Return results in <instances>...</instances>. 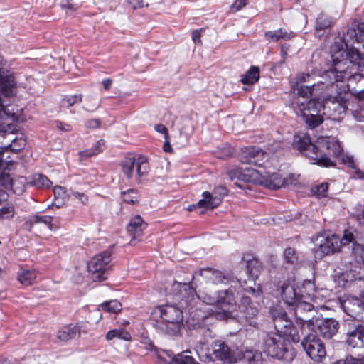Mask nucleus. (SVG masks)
<instances>
[{"label": "nucleus", "instance_id": "1", "mask_svg": "<svg viewBox=\"0 0 364 364\" xmlns=\"http://www.w3.org/2000/svg\"><path fill=\"white\" fill-rule=\"evenodd\" d=\"M348 42H335L331 47L333 65L325 71V77L330 78V82L345 83L348 81H359L364 72V54L358 48L350 46Z\"/></svg>", "mask_w": 364, "mask_h": 364}, {"label": "nucleus", "instance_id": "2", "mask_svg": "<svg viewBox=\"0 0 364 364\" xmlns=\"http://www.w3.org/2000/svg\"><path fill=\"white\" fill-rule=\"evenodd\" d=\"M294 146L300 151H306V156L316 161L318 165L324 167L334 166L335 164L328 156L338 157L342 152L339 142L330 136H321L314 144L309 135H296Z\"/></svg>", "mask_w": 364, "mask_h": 364}, {"label": "nucleus", "instance_id": "3", "mask_svg": "<svg viewBox=\"0 0 364 364\" xmlns=\"http://www.w3.org/2000/svg\"><path fill=\"white\" fill-rule=\"evenodd\" d=\"M173 288L175 290L178 289L180 291L181 296V307L188 311L186 323L189 328L198 330L207 325H211L215 318L219 319L220 316L219 312L207 314L199 308L192 310L193 304L196 300V291L189 284L175 283Z\"/></svg>", "mask_w": 364, "mask_h": 364}, {"label": "nucleus", "instance_id": "4", "mask_svg": "<svg viewBox=\"0 0 364 364\" xmlns=\"http://www.w3.org/2000/svg\"><path fill=\"white\" fill-rule=\"evenodd\" d=\"M230 179L234 185L241 189L247 188L246 183H259L270 189H278L283 187L282 176L274 173L269 176L259 175L258 171L254 168H235L228 172Z\"/></svg>", "mask_w": 364, "mask_h": 364}, {"label": "nucleus", "instance_id": "5", "mask_svg": "<svg viewBox=\"0 0 364 364\" xmlns=\"http://www.w3.org/2000/svg\"><path fill=\"white\" fill-rule=\"evenodd\" d=\"M156 326L162 333L174 336L181 330L183 319V310L174 305L156 307L152 312Z\"/></svg>", "mask_w": 364, "mask_h": 364}, {"label": "nucleus", "instance_id": "6", "mask_svg": "<svg viewBox=\"0 0 364 364\" xmlns=\"http://www.w3.org/2000/svg\"><path fill=\"white\" fill-rule=\"evenodd\" d=\"M112 250L107 249L95 255L87 263V270L93 282H102L107 278L111 270Z\"/></svg>", "mask_w": 364, "mask_h": 364}, {"label": "nucleus", "instance_id": "7", "mask_svg": "<svg viewBox=\"0 0 364 364\" xmlns=\"http://www.w3.org/2000/svg\"><path fill=\"white\" fill-rule=\"evenodd\" d=\"M312 251L316 258H321L324 255L338 252L341 247V239L338 236L323 232L313 238Z\"/></svg>", "mask_w": 364, "mask_h": 364}, {"label": "nucleus", "instance_id": "8", "mask_svg": "<svg viewBox=\"0 0 364 364\" xmlns=\"http://www.w3.org/2000/svg\"><path fill=\"white\" fill-rule=\"evenodd\" d=\"M287 344H289L288 338L278 333L270 332L263 337L262 348L268 355L278 359H284L288 350Z\"/></svg>", "mask_w": 364, "mask_h": 364}, {"label": "nucleus", "instance_id": "9", "mask_svg": "<svg viewBox=\"0 0 364 364\" xmlns=\"http://www.w3.org/2000/svg\"><path fill=\"white\" fill-rule=\"evenodd\" d=\"M272 313L276 333L289 337L293 342L298 343L300 340L299 326L296 323L293 324L288 318L287 313L282 309H275Z\"/></svg>", "mask_w": 364, "mask_h": 364}, {"label": "nucleus", "instance_id": "10", "mask_svg": "<svg viewBox=\"0 0 364 364\" xmlns=\"http://www.w3.org/2000/svg\"><path fill=\"white\" fill-rule=\"evenodd\" d=\"M339 326L338 321L334 318L312 317L306 321V331H311L322 336L323 338L330 339L337 333Z\"/></svg>", "mask_w": 364, "mask_h": 364}, {"label": "nucleus", "instance_id": "11", "mask_svg": "<svg viewBox=\"0 0 364 364\" xmlns=\"http://www.w3.org/2000/svg\"><path fill=\"white\" fill-rule=\"evenodd\" d=\"M301 346L309 357L315 362H321L326 355L323 342L314 333L305 335Z\"/></svg>", "mask_w": 364, "mask_h": 364}, {"label": "nucleus", "instance_id": "12", "mask_svg": "<svg viewBox=\"0 0 364 364\" xmlns=\"http://www.w3.org/2000/svg\"><path fill=\"white\" fill-rule=\"evenodd\" d=\"M122 170L127 178L135 177L139 180L148 173L149 167L144 158L136 159L134 157H128L122 161Z\"/></svg>", "mask_w": 364, "mask_h": 364}, {"label": "nucleus", "instance_id": "13", "mask_svg": "<svg viewBox=\"0 0 364 364\" xmlns=\"http://www.w3.org/2000/svg\"><path fill=\"white\" fill-rule=\"evenodd\" d=\"M235 289L232 287L218 291L217 306L223 310L219 319H225L231 316L232 310L237 306Z\"/></svg>", "mask_w": 364, "mask_h": 364}, {"label": "nucleus", "instance_id": "14", "mask_svg": "<svg viewBox=\"0 0 364 364\" xmlns=\"http://www.w3.org/2000/svg\"><path fill=\"white\" fill-rule=\"evenodd\" d=\"M268 160V154L257 146L245 147L241 149L240 161L242 164L262 167Z\"/></svg>", "mask_w": 364, "mask_h": 364}, {"label": "nucleus", "instance_id": "15", "mask_svg": "<svg viewBox=\"0 0 364 364\" xmlns=\"http://www.w3.org/2000/svg\"><path fill=\"white\" fill-rule=\"evenodd\" d=\"M335 86L337 90V95H330L328 100L326 102V105H328V107L333 111L335 115L340 117L345 114L347 109L346 99L345 96L343 95V93L346 95L349 88L348 86L344 83L339 87L338 84L335 82L334 87Z\"/></svg>", "mask_w": 364, "mask_h": 364}, {"label": "nucleus", "instance_id": "16", "mask_svg": "<svg viewBox=\"0 0 364 364\" xmlns=\"http://www.w3.org/2000/svg\"><path fill=\"white\" fill-rule=\"evenodd\" d=\"M305 296L302 295L299 299L295 304H293L290 308L294 311L296 317V323L300 328V331L302 334L306 333V321L310 319L308 316H306L304 314L314 311V306L311 303L304 301Z\"/></svg>", "mask_w": 364, "mask_h": 364}, {"label": "nucleus", "instance_id": "17", "mask_svg": "<svg viewBox=\"0 0 364 364\" xmlns=\"http://www.w3.org/2000/svg\"><path fill=\"white\" fill-rule=\"evenodd\" d=\"M212 353L216 360H221L225 363H237V355L235 351L230 349L227 343L221 340L215 341L211 344Z\"/></svg>", "mask_w": 364, "mask_h": 364}, {"label": "nucleus", "instance_id": "18", "mask_svg": "<svg viewBox=\"0 0 364 364\" xmlns=\"http://www.w3.org/2000/svg\"><path fill=\"white\" fill-rule=\"evenodd\" d=\"M343 311L355 320L364 321V294L362 298L350 297L342 303Z\"/></svg>", "mask_w": 364, "mask_h": 364}, {"label": "nucleus", "instance_id": "19", "mask_svg": "<svg viewBox=\"0 0 364 364\" xmlns=\"http://www.w3.org/2000/svg\"><path fill=\"white\" fill-rule=\"evenodd\" d=\"M227 280L226 277L219 270L212 268H205L200 269L193 276V281L202 285L205 283L221 284Z\"/></svg>", "mask_w": 364, "mask_h": 364}, {"label": "nucleus", "instance_id": "20", "mask_svg": "<svg viewBox=\"0 0 364 364\" xmlns=\"http://www.w3.org/2000/svg\"><path fill=\"white\" fill-rule=\"evenodd\" d=\"M277 291L284 304L289 308L302 296L296 292L295 286L290 282H279Z\"/></svg>", "mask_w": 364, "mask_h": 364}, {"label": "nucleus", "instance_id": "21", "mask_svg": "<svg viewBox=\"0 0 364 364\" xmlns=\"http://www.w3.org/2000/svg\"><path fill=\"white\" fill-rule=\"evenodd\" d=\"M325 79V81L321 80L317 83L313 84L311 86H300L296 89V92L299 97H301L304 99H308L311 96H317L318 94L315 93L316 90H328L330 87L334 88V81L333 84L330 82V78L325 77V75L322 77Z\"/></svg>", "mask_w": 364, "mask_h": 364}, {"label": "nucleus", "instance_id": "22", "mask_svg": "<svg viewBox=\"0 0 364 364\" xmlns=\"http://www.w3.org/2000/svg\"><path fill=\"white\" fill-rule=\"evenodd\" d=\"M346 344L353 348H364V325H357L346 334Z\"/></svg>", "mask_w": 364, "mask_h": 364}, {"label": "nucleus", "instance_id": "23", "mask_svg": "<svg viewBox=\"0 0 364 364\" xmlns=\"http://www.w3.org/2000/svg\"><path fill=\"white\" fill-rule=\"evenodd\" d=\"M147 224L144 221L142 218L136 215L132 217L129 224L127 226V230L129 235L132 237L130 244L134 245V242L136 240H139V237L142 235L143 231L146 228Z\"/></svg>", "mask_w": 364, "mask_h": 364}, {"label": "nucleus", "instance_id": "24", "mask_svg": "<svg viewBox=\"0 0 364 364\" xmlns=\"http://www.w3.org/2000/svg\"><path fill=\"white\" fill-rule=\"evenodd\" d=\"M300 109L302 114H312L313 116H323L322 110L325 108L326 105H323L321 102L316 99H311L310 100L300 102Z\"/></svg>", "mask_w": 364, "mask_h": 364}, {"label": "nucleus", "instance_id": "25", "mask_svg": "<svg viewBox=\"0 0 364 364\" xmlns=\"http://www.w3.org/2000/svg\"><path fill=\"white\" fill-rule=\"evenodd\" d=\"M14 86V78L11 72L1 68H0V91L6 96L13 94Z\"/></svg>", "mask_w": 364, "mask_h": 364}, {"label": "nucleus", "instance_id": "26", "mask_svg": "<svg viewBox=\"0 0 364 364\" xmlns=\"http://www.w3.org/2000/svg\"><path fill=\"white\" fill-rule=\"evenodd\" d=\"M237 362L242 361L244 364H262V355L257 350H246L236 353Z\"/></svg>", "mask_w": 364, "mask_h": 364}, {"label": "nucleus", "instance_id": "27", "mask_svg": "<svg viewBox=\"0 0 364 364\" xmlns=\"http://www.w3.org/2000/svg\"><path fill=\"white\" fill-rule=\"evenodd\" d=\"M221 203V197L216 195V191L210 193L205 191L203 193V198L198 202L199 208H205L206 209H213L218 206Z\"/></svg>", "mask_w": 364, "mask_h": 364}, {"label": "nucleus", "instance_id": "28", "mask_svg": "<svg viewBox=\"0 0 364 364\" xmlns=\"http://www.w3.org/2000/svg\"><path fill=\"white\" fill-rule=\"evenodd\" d=\"M364 42V21L358 25L356 28H349L341 42Z\"/></svg>", "mask_w": 364, "mask_h": 364}, {"label": "nucleus", "instance_id": "29", "mask_svg": "<svg viewBox=\"0 0 364 364\" xmlns=\"http://www.w3.org/2000/svg\"><path fill=\"white\" fill-rule=\"evenodd\" d=\"M78 333L79 329L76 326L68 325L58 331L57 338L62 342H66L74 338Z\"/></svg>", "mask_w": 364, "mask_h": 364}, {"label": "nucleus", "instance_id": "30", "mask_svg": "<svg viewBox=\"0 0 364 364\" xmlns=\"http://www.w3.org/2000/svg\"><path fill=\"white\" fill-rule=\"evenodd\" d=\"M293 36L292 32H287L284 29L269 31L265 33V38L269 41L277 42L281 39L289 40Z\"/></svg>", "mask_w": 364, "mask_h": 364}, {"label": "nucleus", "instance_id": "31", "mask_svg": "<svg viewBox=\"0 0 364 364\" xmlns=\"http://www.w3.org/2000/svg\"><path fill=\"white\" fill-rule=\"evenodd\" d=\"M259 79V69L258 67L252 66L242 77L241 82L244 85H253Z\"/></svg>", "mask_w": 364, "mask_h": 364}, {"label": "nucleus", "instance_id": "32", "mask_svg": "<svg viewBox=\"0 0 364 364\" xmlns=\"http://www.w3.org/2000/svg\"><path fill=\"white\" fill-rule=\"evenodd\" d=\"M25 145L26 141L23 139H13L10 144L0 149V151H1V156H3V159H4V154L6 151H12L13 152L16 153L17 151L23 149Z\"/></svg>", "mask_w": 364, "mask_h": 364}, {"label": "nucleus", "instance_id": "33", "mask_svg": "<svg viewBox=\"0 0 364 364\" xmlns=\"http://www.w3.org/2000/svg\"><path fill=\"white\" fill-rule=\"evenodd\" d=\"M37 273L35 270L22 269L18 274V280L24 286H29L36 280Z\"/></svg>", "mask_w": 364, "mask_h": 364}, {"label": "nucleus", "instance_id": "34", "mask_svg": "<svg viewBox=\"0 0 364 364\" xmlns=\"http://www.w3.org/2000/svg\"><path fill=\"white\" fill-rule=\"evenodd\" d=\"M8 194L3 190H0V203L7 200ZM14 208L13 206H5L0 208V220L9 219L14 216Z\"/></svg>", "mask_w": 364, "mask_h": 364}, {"label": "nucleus", "instance_id": "35", "mask_svg": "<svg viewBox=\"0 0 364 364\" xmlns=\"http://www.w3.org/2000/svg\"><path fill=\"white\" fill-rule=\"evenodd\" d=\"M53 191L55 197V202L53 203V205L60 208L68 199L65 190L62 186H56L53 188Z\"/></svg>", "mask_w": 364, "mask_h": 364}, {"label": "nucleus", "instance_id": "36", "mask_svg": "<svg viewBox=\"0 0 364 364\" xmlns=\"http://www.w3.org/2000/svg\"><path fill=\"white\" fill-rule=\"evenodd\" d=\"M115 338L128 341L131 340L132 336L128 331L122 328L110 330L106 334L107 341H111Z\"/></svg>", "mask_w": 364, "mask_h": 364}, {"label": "nucleus", "instance_id": "37", "mask_svg": "<svg viewBox=\"0 0 364 364\" xmlns=\"http://www.w3.org/2000/svg\"><path fill=\"white\" fill-rule=\"evenodd\" d=\"M168 364H200L195 359L188 355L180 353L174 355Z\"/></svg>", "mask_w": 364, "mask_h": 364}, {"label": "nucleus", "instance_id": "38", "mask_svg": "<svg viewBox=\"0 0 364 364\" xmlns=\"http://www.w3.org/2000/svg\"><path fill=\"white\" fill-rule=\"evenodd\" d=\"M302 118L309 129H314L323 122V116H313L312 114H302Z\"/></svg>", "mask_w": 364, "mask_h": 364}, {"label": "nucleus", "instance_id": "39", "mask_svg": "<svg viewBox=\"0 0 364 364\" xmlns=\"http://www.w3.org/2000/svg\"><path fill=\"white\" fill-rule=\"evenodd\" d=\"M122 200L127 203L136 204L139 202L138 193L134 189H129L122 192Z\"/></svg>", "mask_w": 364, "mask_h": 364}, {"label": "nucleus", "instance_id": "40", "mask_svg": "<svg viewBox=\"0 0 364 364\" xmlns=\"http://www.w3.org/2000/svg\"><path fill=\"white\" fill-rule=\"evenodd\" d=\"M262 269V263L256 259H252L247 262V271L252 277H257Z\"/></svg>", "mask_w": 364, "mask_h": 364}, {"label": "nucleus", "instance_id": "41", "mask_svg": "<svg viewBox=\"0 0 364 364\" xmlns=\"http://www.w3.org/2000/svg\"><path fill=\"white\" fill-rule=\"evenodd\" d=\"M101 307L103 310L107 312L117 314L121 311L122 304L117 300H111L103 303L101 305Z\"/></svg>", "mask_w": 364, "mask_h": 364}, {"label": "nucleus", "instance_id": "42", "mask_svg": "<svg viewBox=\"0 0 364 364\" xmlns=\"http://www.w3.org/2000/svg\"><path fill=\"white\" fill-rule=\"evenodd\" d=\"M105 144V141L102 139L97 141L94 147L90 149H87L80 152L82 157H90L93 155H96L102 151V146Z\"/></svg>", "mask_w": 364, "mask_h": 364}, {"label": "nucleus", "instance_id": "43", "mask_svg": "<svg viewBox=\"0 0 364 364\" xmlns=\"http://www.w3.org/2000/svg\"><path fill=\"white\" fill-rule=\"evenodd\" d=\"M33 184L38 188H48L52 185L51 181H50L47 176L43 174H36L33 176Z\"/></svg>", "mask_w": 364, "mask_h": 364}, {"label": "nucleus", "instance_id": "44", "mask_svg": "<svg viewBox=\"0 0 364 364\" xmlns=\"http://www.w3.org/2000/svg\"><path fill=\"white\" fill-rule=\"evenodd\" d=\"M331 26V21L325 15L320 14L317 17L316 23V31L317 32H318L319 31L325 30L329 28Z\"/></svg>", "mask_w": 364, "mask_h": 364}, {"label": "nucleus", "instance_id": "45", "mask_svg": "<svg viewBox=\"0 0 364 364\" xmlns=\"http://www.w3.org/2000/svg\"><path fill=\"white\" fill-rule=\"evenodd\" d=\"M198 331L203 337V341H201V343L203 344H205L208 342L209 338H213L215 336L213 331V323L211 325H207L202 327L198 329Z\"/></svg>", "mask_w": 364, "mask_h": 364}, {"label": "nucleus", "instance_id": "46", "mask_svg": "<svg viewBox=\"0 0 364 364\" xmlns=\"http://www.w3.org/2000/svg\"><path fill=\"white\" fill-rule=\"evenodd\" d=\"M328 189V184L327 183H322L320 185L314 186L311 188V191L317 197H326L327 196Z\"/></svg>", "mask_w": 364, "mask_h": 364}, {"label": "nucleus", "instance_id": "47", "mask_svg": "<svg viewBox=\"0 0 364 364\" xmlns=\"http://www.w3.org/2000/svg\"><path fill=\"white\" fill-rule=\"evenodd\" d=\"M198 298L200 299L203 303L208 305H215L217 306V300L218 299V293L216 296H212L205 292H201L198 295Z\"/></svg>", "mask_w": 364, "mask_h": 364}, {"label": "nucleus", "instance_id": "48", "mask_svg": "<svg viewBox=\"0 0 364 364\" xmlns=\"http://www.w3.org/2000/svg\"><path fill=\"white\" fill-rule=\"evenodd\" d=\"M284 259L287 263L294 264L297 261V255L295 250L291 247L285 249L284 252Z\"/></svg>", "mask_w": 364, "mask_h": 364}, {"label": "nucleus", "instance_id": "49", "mask_svg": "<svg viewBox=\"0 0 364 364\" xmlns=\"http://www.w3.org/2000/svg\"><path fill=\"white\" fill-rule=\"evenodd\" d=\"M86 101L87 102V107H85V109L88 112H94L100 106V102L97 98L93 96H88L86 98Z\"/></svg>", "mask_w": 364, "mask_h": 364}, {"label": "nucleus", "instance_id": "50", "mask_svg": "<svg viewBox=\"0 0 364 364\" xmlns=\"http://www.w3.org/2000/svg\"><path fill=\"white\" fill-rule=\"evenodd\" d=\"M60 5L63 9H65L67 14L73 13L79 6L77 4H73V0H62Z\"/></svg>", "mask_w": 364, "mask_h": 364}, {"label": "nucleus", "instance_id": "51", "mask_svg": "<svg viewBox=\"0 0 364 364\" xmlns=\"http://www.w3.org/2000/svg\"><path fill=\"white\" fill-rule=\"evenodd\" d=\"M353 253L355 257L360 258L364 262V245L359 243L353 244Z\"/></svg>", "mask_w": 364, "mask_h": 364}, {"label": "nucleus", "instance_id": "52", "mask_svg": "<svg viewBox=\"0 0 364 364\" xmlns=\"http://www.w3.org/2000/svg\"><path fill=\"white\" fill-rule=\"evenodd\" d=\"M358 107L359 109L353 110V115L357 121L363 122L364 121V102H360Z\"/></svg>", "mask_w": 364, "mask_h": 364}, {"label": "nucleus", "instance_id": "53", "mask_svg": "<svg viewBox=\"0 0 364 364\" xmlns=\"http://www.w3.org/2000/svg\"><path fill=\"white\" fill-rule=\"evenodd\" d=\"M240 311L244 313L245 316L247 318H252L255 317L258 313L257 309L253 305L249 306H247L244 309H240Z\"/></svg>", "mask_w": 364, "mask_h": 364}, {"label": "nucleus", "instance_id": "54", "mask_svg": "<svg viewBox=\"0 0 364 364\" xmlns=\"http://www.w3.org/2000/svg\"><path fill=\"white\" fill-rule=\"evenodd\" d=\"M298 178L299 175H295L294 173H291L288 176L282 178L283 187L296 184L298 182Z\"/></svg>", "mask_w": 364, "mask_h": 364}, {"label": "nucleus", "instance_id": "55", "mask_svg": "<svg viewBox=\"0 0 364 364\" xmlns=\"http://www.w3.org/2000/svg\"><path fill=\"white\" fill-rule=\"evenodd\" d=\"M360 363V360L355 359L352 356H346L343 359H340L336 362H333L332 364H358Z\"/></svg>", "mask_w": 364, "mask_h": 364}, {"label": "nucleus", "instance_id": "56", "mask_svg": "<svg viewBox=\"0 0 364 364\" xmlns=\"http://www.w3.org/2000/svg\"><path fill=\"white\" fill-rule=\"evenodd\" d=\"M82 96L81 94L74 95L70 97H68L65 99L66 102L68 103L69 107L74 105L76 103H80L82 102Z\"/></svg>", "mask_w": 364, "mask_h": 364}, {"label": "nucleus", "instance_id": "57", "mask_svg": "<svg viewBox=\"0 0 364 364\" xmlns=\"http://www.w3.org/2000/svg\"><path fill=\"white\" fill-rule=\"evenodd\" d=\"M304 288L308 290L306 294L309 297H311V298L314 297V292L315 291V287H314V284L313 282H311L310 280L306 281L304 283Z\"/></svg>", "mask_w": 364, "mask_h": 364}, {"label": "nucleus", "instance_id": "58", "mask_svg": "<svg viewBox=\"0 0 364 364\" xmlns=\"http://www.w3.org/2000/svg\"><path fill=\"white\" fill-rule=\"evenodd\" d=\"M33 219L34 223H43L46 225H50L53 218L50 216H47V215H44V216L35 215L33 218Z\"/></svg>", "mask_w": 364, "mask_h": 364}, {"label": "nucleus", "instance_id": "59", "mask_svg": "<svg viewBox=\"0 0 364 364\" xmlns=\"http://www.w3.org/2000/svg\"><path fill=\"white\" fill-rule=\"evenodd\" d=\"M247 5V0H235L231 5V10L234 12L238 11Z\"/></svg>", "mask_w": 364, "mask_h": 364}, {"label": "nucleus", "instance_id": "60", "mask_svg": "<svg viewBox=\"0 0 364 364\" xmlns=\"http://www.w3.org/2000/svg\"><path fill=\"white\" fill-rule=\"evenodd\" d=\"M128 4L132 6L133 9H137L144 6H148V4H144V0H127Z\"/></svg>", "mask_w": 364, "mask_h": 364}, {"label": "nucleus", "instance_id": "61", "mask_svg": "<svg viewBox=\"0 0 364 364\" xmlns=\"http://www.w3.org/2000/svg\"><path fill=\"white\" fill-rule=\"evenodd\" d=\"M342 161L348 168H353L355 166L353 157L352 156L344 155L342 156Z\"/></svg>", "mask_w": 364, "mask_h": 364}, {"label": "nucleus", "instance_id": "62", "mask_svg": "<svg viewBox=\"0 0 364 364\" xmlns=\"http://www.w3.org/2000/svg\"><path fill=\"white\" fill-rule=\"evenodd\" d=\"M100 121L98 119H89L85 123V127L87 129H96L100 127Z\"/></svg>", "mask_w": 364, "mask_h": 364}, {"label": "nucleus", "instance_id": "63", "mask_svg": "<svg viewBox=\"0 0 364 364\" xmlns=\"http://www.w3.org/2000/svg\"><path fill=\"white\" fill-rule=\"evenodd\" d=\"M73 196L77 198L82 204L86 205L88 203V197L83 193L77 191L73 192Z\"/></svg>", "mask_w": 364, "mask_h": 364}, {"label": "nucleus", "instance_id": "64", "mask_svg": "<svg viewBox=\"0 0 364 364\" xmlns=\"http://www.w3.org/2000/svg\"><path fill=\"white\" fill-rule=\"evenodd\" d=\"M353 233L346 230L344 232L343 237L342 240H341V245L342 244L346 245L349 242H353Z\"/></svg>", "mask_w": 364, "mask_h": 364}]
</instances>
